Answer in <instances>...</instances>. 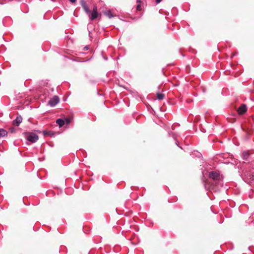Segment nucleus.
<instances>
[{"mask_svg":"<svg viewBox=\"0 0 254 254\" xmlns=\"http://www.w3.org/2000/svg\"><path fill=\"white\" fill-rule=\"evenodd\" d=\"M209 178L210 181L204 184L206 189L216 190L223 186V178L220 174L216 171H211L209 173Z\"/></svg>","mask_w":254,"mask_h":254,"instance_id":"obj_1","label":"nucleus"},{"mask_svg":"<svg viewBox=\"0 0 254 254\" xmlns=\"http://www.w3.org/2000/svg\"><path fill=\"white\" fill-rule=\"evenodd\" d=\"M25 136L26 140L32 143L36 142L39 139L38 135L34 132H26Z\"/></svg>","mask_w":254,"mask_h":254,"instance_id":"obj_2","label":"nucleus"},{"mask_svg":"<svg viewBox=\"0 0 254 254\" xmlns=\"http://www.w3.org/2000/svg\"><path fill=\"white\" fill-rule=\"evenodd\" d=\"M59 102V98L57 96H54L49 102V105L51 107L56 106Z\"/></svg>","mask_w":254,"mask_h":254,"instance_id":"obj_3","label":"nucleus"},{"mask_svg":"<svg viewBox=\"0 0 254 254\" xmlns=\"http://www.w3.org/2000/svg\"><path fill=\"white\" fill-rule=\"evenodd\" d=\"M247 110V106L245 104H242L238 109L237 112L239 115H243Z\"/></svg>","mask_w":254,"mask_h":254,"instance_id":"obj_4","label":"nucleus"},{"mask_svg":"<svg viewBox=\"0 0 254 254\" xmlns=\"http://www.w3.org/2000/svg\"><path fill=\"white\" fill-rule=\"evenodd\" d=\"M98 15V13L97 11V7L95 6L94 7L92 12L91 13V16L90 17V19L91 20H94L96 19Z\"/></svg>","mask_w":254,"mask_h":254,"instance_id":"obj_5","label":"nucleus"},{"mask_svg":"<svg viewBox=\"0 0 254 254\" xmlns=\"http://www.w3.org/2000/svg\"><path fill=\"white\" fill-rule=\"evenodd\" d=\"M22 121V118L21 116H17L16 119L13 121V124L17 127L19 126Z\"/></svg>","mask_w":254,"mask_h":254,"instance_id":"obj_6","label":"nucleus"},{"mask_svg":"<svg viewBox=\"0 0 254 254\" xmlns=\"http://www.w3.org/2000/svg\"><path fill=\"white\" fill-rule=\"evenodd\" d=\"M56 123H57V124H58L59 125L60 127H61L64 125L65 121L64 120H63L62 119H58L56 121Z\"/></svg>","mask_w":254,"mask_h":254,"instance_id":"obj_7","label":"nucleus"},{"mask_svg":"<svg viewBox=\"0 0 254 254\" xmlns=\"http://www.w3.org/2000/svg\"><path fill=\"white\" fill-rule=\"evenodd\" d=\"M7 134L6 130L2 128H0V137H4Z\"/></svg>","mask_w":254,"mask_h":254,"instance_id":"obj_8","label":"nucleus"},{"mask_svg":"<svg viewBox=\"0 0 254 254\" xmlns=\"http://www.w3.org/2000/svg\"><path fill=\"white\" fill-rule=\"evenodd\" d=\"M249 155L250 154L248 151H244L242 153L243 159L244 160H247Z\"/></svg>","mask_w":254,"mask_h":254,"instance_id":"obj_9","label":"nucleus"},{"mask_svg":"<svg viewBox=\"0 0 254 254\" xmlns=\"http://www.w3.org/2000/svg\"><path fill=\"white\" fill-rule=\"evenodd\" d=\"M136 2L138 3V4L136 6L137 10L140 11L142 9L141 8V0H136Z\"/></svg>","mask_w":254,"mask_h":254,"instance_id":"obj_10","label":"nucleus"},{"mask_svg":"<svg viewBox=\"0 0 254 254\" xmlns=\"http://www.w3.org/2000/svg\"><path fill=\"white\" fill-rule=\"evenodd\" d=\"M43 134L44 135H49L50 136H52L54 135L53 132H52L51 131H47V130H44L43 131Z\"/></svg>","mask_w":254,"mask_h":254,"instance_id":"obj_11","label":"nucleus"},{"mask_svg":"<svg viewBox=\"0 0 254 254\" xmlns=\"http://www.w3.org/2000/svg\"><path fill=\"white\" fill-rule=\"evenodd\" d=\"M82 7L83 8L84 11H85V12L88 14V15H90V9H89L87 5H85V6H82Z\"/></svg>","mask_w":254,"mask_h":254,"instance_id":"obj_12","label":"nucleus"},{"mask_svg":"<svg viewBox=\"0 0 254 254\" xmlns=\"http://www.w3.org/2000/svg\"><path fill=\"white\" fill-rule=\"evenodd\" d=\"M104 13L107 16H108L110 18H111L114 16V15L112 13L111 11L110 10L105 12Z\"/></svg>","mask_w":254,"mask_h":254,"instance_id":"obj_13","label":"nucleus"},{"mask_svg":"<svg viewBox=\"0 0 254 254\" xmlns=\"http://www.w3.org/2000/svg\"><path fill=\"white\" fill-rule=\"evenodd\" d=\"M164 95L161 93H157V98L158 100H162L164 98Z\"/></svg>","mask_w":254,"mask_h":254,"instance_id":"obj_14","label":"nucleus"},{"mask_svg":"<svg viewBox=\"0 0 254 254\" xmlns=\"http://www.w3.org/2000/svg\"><path fill=\"white\" fill-rule=\"evenodd\" d=\"M80 3L82 6H85L87 4L84 0H81Z\"/></svg>","mask_w":254,"mask_h":254,"instance_id":"obj_15","label":"nucleus"},{"mask_svg":"<svg viewBox=\"0 0 254 254\" xmlns=\"http://www.w3.org/2000/svg\"><path fill=\"white\" fill-rule=\"evenodd\" d=\"M162 0H156L155 2L157 4L159 3Z\"/></svg>","mask_w":254,"mask_h":254,"instance_id":"obj_16","label":"nucleus"},{"mask_svg":"<svg viewBox=\"0 0 254 254\" xmlns=\"http://www.w3.org/2000/svg\"><path fill=\"white\" fill-rule=\"evenodd\" d=\"M76 0H69V1H70V2L73 3H75L76 2Z\"/></svg>","mask_w":254,"mask_h":254,"instance_id":"obj_17","label":"nucleus"},{"mask_svg":"<svg viewBox=\"0 0 254 254\" xmlns=\"http://www.w3.org/2000/svg\"><path fill=\"white\" fill-rule=\"evenodd\" d=\"M66 123H67V124H69L70 121H69V119H66Z\"/></svg>","mask_w":254,"mask_h":254,"instance_id":"obj_18","label":"nucleus"},{"mask_svg":"<svg viewBox=\"0 0 254 254\" xmlns=\"http://www.w3.org/2000/svg\"><path fill=\"white\" fill-rule=\"evenodd\" d=\"M84 48H85V49H86V50H87V49H88L87 47H85Z\"/></svg>","mask_w":254,"mask_h":254,"instance_id":"obj_19","label":"nucleus"},{"mask_svg":"<svg viewBox=\"0 0 254 254\" xmlns=\"http://www.w3.org/2000/svg\"><path fill=\"white\" fill-rule=\"evenodd\" d=\"M253 179H254V176H253Z\"/></svg>","mask_w":254,"mask_h":254,"instance_id":"obj_20","label":"nucleus"}]
</instances>
